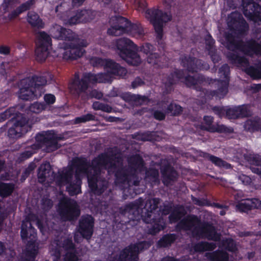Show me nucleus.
Wrapping results in <instances>:
<instances>
[{
    "label": "nucleus",
    "mask_w": 261,
    "mask_h": 261,
    "mask_svg": "<svg viewBox=\"0 0 261 261\" xmlns=\"http://www.w3.org/2000/svg\"><path fill=\"white\" fill-rule=\"evenodd\" d=\"M109 161L107 156L102 154L93 161L91 167L82 165L77 167H69L59 173L56 182L60 186L66 185L70 195H76L81 192V180L86 174L89 186L93 190L97 186L95 175L99 170L109 167Z\"/></svg>",
    "instance_id": "1"
},
{
    "label": "nucleus",
    "mask_w": 261,
    "mask_h": 261,
    "mask_svg": "<svg viewBox=\"0 0 261 261\" xmlns=\"http://www.w3.org/2000/svg\"><path fill=\"white\" fill-rule=\"evenodd\" d=\"M49 33L54 38L63 41L54 52L53 57H61L68 60L75 59L83 55L84 50L81 47L87 46V43L77 40L75 35L71 30L56 24L50 28Z\"/></svg>",
    "instance_id": "2"
},
{
    "label": "nucleus",
    "mask_w": 261,
    "mask_h": 261,
    "mask_svg": "<svg viewBox=\"0 0 261 261\" xmlns=\"http://www.w3.org/2000/svg\"><path fill=\"white\" fill-rule=\"evenodd\" d=\"M91 63L94 66L101 65L104 66L108 71L107 73H101L97 75L91 73H87L84 75L81 83L77 85V82L74 81L70 86V88L76 90L77 89L83 91L90 86L91 84L95 82H110L112 81L113 75L123 76L126 71L124 68L120 67L117 64L111 60H103L99 58H93L91 60Z\"/></svg>",
    "instance_id": "3"
},
{
    "label": "nucleus",
    "mask_w": 261,
    "mask_h": 261,
    "mask_svg": "<svg viewBox=\"0 0 261 261\" xmlns=\"http://www.w3.org/2000/svg\"><path fill=\"white\" fill-rule=\"evenodd\" d=\"M21 83L24 86L20 89L19 97L29 100L41 95L42 88L40 87L46 85L47 81L45 77L42 76L24 80Z\"/></svg>",
    "instance_id": "4"
},
{
    "label": "nucleus",
    "mask_w": 261,
    "mask_h": 261,
    "mask_svg": "<svg viewBox=\"0 0 261 261\" xmlns=\"http://www.w3.org/2000/svg\"><path fill=\"white\" fill-rule=\"evenodd\" d=\"M68 5L67 3H63L56 8L58 15L63 20L65 24H75L83 21H89L92 19L95 13L91 10H81L77 11L74 15L69 16L68 12Z\"/></svg>",
    "instance_id": "5"
},
{
    "label": "nucleus",
    "mask_w": 261,
    "mask_h": 261,
    "mask_svg": "<svg viewBox=\"0 0 261 261\" xmlns=\"http://www.w3.org/2000/svg\"><path fill=\"white\" fill-rule=\"evenodd\" d=\"M116 47L120 56L128 64L137 66L141 62L140 56L131 50L135 48V45L129 39L122 38L118 40Z\"/></svg>",
    "instance_id": "6"
},
{
    "label": "nucleus",
    "mask_w": 261,
    "mask_h": 261,
    "mask_svg": "<svg viewBox=\"0 0 261 261\" xmlns=\"http://www.w3.org/2000/svg\"><path fill=\"white\" fill-rule=\"evenodd\" d=\"M120 24L119 27H113L108 31L111 35L118 36L123 32L130 33L131 35L137 38H141L144 34L143 28L138 25L132 24L124 18H120L118 20Z\"/></svg>",
    "instance_id": "7"
},
{
    "label": "nucleus",
    "mask_w": 261,
    "mask_h": 261,
    "mask_svg": "<svg viewBox=\"0 0 261 261\" xmlns=\"http://www.w3.org/2000/svg\"><path fill=\"white\" fill-rule=\"evenodd\" d=\"M51 45L50 36L44 32H39L38 35L37 47L35 51L38 61H44L50 54L53 56L55 51L52 53L50 51Z\"/></svg>",
    "instance_id": "8"
},
{
    "label": "nucleus",
    "mask_w": 261,
    "mask_h": 261,
    "mask_svg": "<svg viewBox=\"0 0 261 261\" xmlns=\"http://www.w3.org/2000/svg\"><path fill=\"white\" fill-rule=\"evenodd\" d=\"M145 17L152 23L155 31L159 38H162L163 22H167L171 19L170 14L163 13L157 10H147L145 12Z\"/></svg>",
    "instance_id": "9"
},
{
    "label": "nucleus",
    "mask_w": 261,
    "mask_h": 261,
    "mask_svg": "<svg viewBox=\"0 0 261 261\" xmlns=\"http://www.w3.org/2000/svg\"><path fill=\"white\" fill-rule=\"evenodd\" d=\"M32 223H36L41 231L44 233L46 230V226L43 225L42 222L39 221L35 216H31L30 221H25L22 222L21 236L22 239H30L31 242L35 241L36 237V230L32 227Z\"/></svg>",
    "instance_id": "10"
},
{
    "label": "nucleus",
    "mask_w": 261,
    "mask_h": 261,
    "mask_svg": "<svg viewBox=\"0 0 261 261\" xmlns=\"http://www.w3.org/2000/svg\"><path fill=\"white\" fill-rule=\"evenodd\" d=\"M58 211L65 220H72L80 215L76 203L66 198L61 201Z\"/></svg>",
    "instance_id": "11"
},
{
    "label": "nucleus",
    "mask_w": 261,
    "mask_h": 261,
    "mask_svg": "<svg viewBox=\"0 0 261 261\" xmlns=\"http://www.w3.org/2000/svg\"><path fill=\"white\" fill-rule=\"evenodd\" d=\"M149 246V244L146 242H141L137 245H130L120 253L117 259L119 261H136L138 253Z\"/></svg>",
    "instance_id": "12"
},
{
    "label": "nucleus",
    "mask_w": 261,
    "mask_h": 261,
    "mask_svg": "<svg viewBox=\"0 0 261 261\" xmlns=\"http://www.w3.org/2000/svg\"><path fill=\"white\" fill-rule=\"evenodd\" d=\"M244 15L256 22H261V7L254 3H244Z\"/></svg>",
    "instance_id": "13"
},
{
    "label": "nucleus",
    "mask_w": 261,
    "mask_h": 261,
    "mask_svg": "<svg viewBox=\"0 0 261 261\" xmlns=\"http://www.w3.org/2000/svg\"><path fill=\"white\" fill-rule=\"evenodd\" d=\"M93 219L91 216L82 218L79 225V232L83 238L89 239L93 232Z\"/></svg>",
    "instance_id": "14"
},
{
    "label": "nucleus",
    "mask_w": 261,
    "mask_h": 261,
    "mask_svg": "<svg viewBox=\"0 0 261 261\" xmlns=\"http://www.w3.org/2000/svg\"><path fill=\"white\" fill-rule=\"evenodd\" d=\"M204 125L202 126V128L207 129L210 132H218L220 133H231L233 131L231 128H228L223 125H211L213 122V118L211 116L204 117Z\"/></svg>",
    "instance_id": "15"
},
{
    "label": "nucleus",
    "mask_w": 261,
    "mask_h": 261,
    "mask_svg": "<svg viewBox=\"0 0 261 261\" xmlns=\"http://www.w3.org/2000/svg\"><path fill=\"white\" fill-rule=\"evenodd\" d=\"M30 128V127L28 124H22L21 122H18L13 127L9 129V135L11 137L17 138L26 133Z\"/></svg>",
    "instance_id": "16"
},
{
    "label": "nucleus",
    "mask_w": 261,
    "mask_h": 261,
    "mask_svg": "<svg viewBox=\"0 0 261 261\" xmlns=\"http://www.w3.org/2000/svg\"><path fill=\"white\" fill-rule=\"evenodd\" d=\"M237 207L242 211H246L252 208H261V201L255 198L246 199L241 201Z\"/></svg>",
    "instance_id": "17"
},
{
    "label": "nucleus",
    "mask_w": 261,
    "mask_h": 261,
    "mask_svg": "<svg viewBox=\"0 0 261 261\" xmlns=\"http://www.w3.org/2000/svg\"><path fill=\"white\" fill-rule=\"evenodd\" d=\"M62 247L67 250L64 259L65 261H77L78 257L74 254V250L73 248V244L69 239L64 240Z\"/></svg>",
    "instance_id": "18"
},
{
    "label": "nucleus",
    "mask_w": 261,
    "mask_h": 261,
    "mask_svg": "<svg viewBox=\"0 0 261 261\" xmlns=\"http://www.w3.org/2000/svg\"><path fill=\"white\" fill-rule=\"evenodd\" d=\"M152 46L150 44H146L143 46L141 49V52L146 54L147 56V61L148 63L155 64L157 63L158 56L153 54L152 51Z\"/></svg>",
    "instance_id": "19"
},
{
    "label": "nucleus",
    "mask_w": 261,
    "mask_h": 261,
    "mask_svg": "<svg viewBox=\"0 0 261 261\" xmlns=\"http://www.w3.org/2000/svg\"><path fill=\"white\" fill-rule=\"evenodd\" d=\"M50 167L49 163H46L42 164L39 169L38 173L39 181L43 183L50 175Z\"/></svg>",
    "instance_id": "20"
},
{
    "label": "nucleus",
    "mask_w": 261,
    "mask_h": 261,
    "mask_svg": "<svg viewBox=\"0 0 261 261\" xmlns=\"http://www.w3.org/2000/svg\"><path fill=\"white\" fill-rule=\"evenodd\" d=\"M28 22L33 27L42 28L44 24L38 15L35 12H30L28 16Z\"/></svg>",
    "instance_id": "21"
},
{
    "label": "nucleus",
    "mask_w": 261,
    "mask_h": 261,
    "mask_svg": "<svg viewBox=\"0 0 261 261\" xmlns=\"http://www.w3.org/2000/svg\"><path fill=\"white\" fill-rule=\"evenodd\" d=\"M245 110L246 108L243 107L230 109L227 111V115L230 119H234L240 117H245L247 116L244 113Z\"/></svg>",
    "instance_id": "22"
},
{
    "label": "nucleus",
    "mask_w": 261,
    "mask_h": 261,
    "mask_svg": "<svg viewBox=\"0 0 261 261\" xmlns=\"http://www.w3.org/2000/svg\"><path fill=\"white\" fill-rule=\"evenodd\" d=\"M203 237H205L208 239L217 240L220 238L219 236L216 233L215 230L211 226H207L203 230Z\"/></svg>",
    "instance_id": "23"
},
{
    "label": "nucleus",
    "mask_w": 261,
    "mask_h": 261,
    "mask_svg": "<svg viewBox=\"0 0 261 261\" xmlns=\"http://www.w3.org/2000/svg\"><path fill=\"white\" fill-rule=\"evenodd\" d=\"M245 129L248 130H254L261 128V121L258 119L255 118L253 120H248L245 125Z\"/></svg>",
    "instance_id": "24"
},
{
    "label": "nucleus",
    "mask_w": 261,
    "mask_h": 261,
    "mask_svg": "<svg viewBox=\"0 0 261 261\" xmlns=\"http://www.w3.org/2000/svg\"><path fill=\"white\" fill-rule=\"evenodd\" d=\"M61 246L58 241H55L52 243L50 247V253L53 256H55L54 260L57 261L60 256V249Z\"/></svg>",
    "instance_id": "25"
},
{
    "label": "nucleus",
    "mask_w": 261,
    "mask_h": 261,
    "mask_svg": "<svg viewBox=\"0 0 261 261\" xmlns=\"http://www.w3.org/2000/svg\"><path fill=\"white\" fill-rule=\"evenodd\" d=\"M14 189V186L12 184H0V195L2 197H6L11 194Z\"/></svg>",
    "instance_id": "26"
},
{
    "label": "nucleus",
    "mask_w": 261,
    "mask_h": 261,
    "mask_svg": "<svg viewBox=\"0 0 261 261\" xmlns=\"http://www.w3.org/2000/svg\"><path fill=\"white\" fill-rule=\"evenodd\" d=\"M34 1L33 0H30L27 2L26 3L22 5L20 8L17 10V11H15L13 12L10 16V18L12 19L15 17H16L20 13L22 12L28 10L30 8V7L33 4Z\"/></svg>",
    "instance_id": "27"
},
{
    "label": "nucleus",
    "mask_w": 261,
    "mask_h": 261,
    "mask_svg": "<svg viewBox=\"0 0 261 261\" xmlns=\"http://www.w3.org/2000/svg\"><path fill=\"white\" fill-rule=\"evenodd\" d=\"M231 22H233V23H243L244 20L242 18V16L241 15L238 13H232L231 14V15L228 17V25L229 27H231Z\"/></svg>",
    "instance_id": "28"
},
{
    "label": "nucleus",
    "mask_w": 261,
    "mask_h": 261,
    "mask_svg": "<svg viewBox=\"0 0 261 261\" xmlns=\"http://www.w3.org/2000/svg\"><path fill=\"white\" fill-rule=\"evenodd\" d=\"M93 108L94 110H100L108 113H110L112 111L111 107L108 105H106L98 101L93 103Z\"/></svg>",
    "instance_id": "29"
},
{
    "label": "nucleus",
    "mask_w": 261,
    "mask_h": 261,
    "mask_svg": "<svg viewBox=\"0 0 261 261\" xmlns=\"http://www.w3.org/2000/svg\"><path fill=\"white\" fill-rule=\"evenodd\" d=\"M210 160L216 165L220 167H223L226 168H229L230 167V165L226 163L224 161L221 159L215 157L214 156L211 155L209 156Z\"/></svg>",
    "instance_id": "30"
},
{
    "label": "nucleus",
    "mask_w": 261,
    "mask_h": 261,
    "mask_svg": "<svg viewBox=\"0 0 261 261\" xmlns=\"http://www.w3.org/2000/svg\"><path fill=\"white\" fill-rule=\"evenodd\" d=\"M228 258V255L223 252H219L215 253L212 257V259L215 261H226Z\"/></svg>",
    "instance_id": "31"
},
{
    "label": "nucleus",
    "mask_w": 261,
    "mask_h": 261,
    "mask_svg": "<svg viewBox=\"0 0 261 261\" xmlns=\"http://www.w3.org/2000/svg\"><path fill=\"white\" fill-rule=\"evenodd\" d=\"M223 245L224 248L231 252H234L237 249L236 244L231 239L226 240V241L223 243Z\"/></svg>",
    "instance_id": "32"
},
{
    "label": "nucleus",
    "mask_w": 261,
    "mask_h": 261,
    "mask_svg": "<svg viewBox=\"0 0 261 261\" xmlns=\"http://www.w3.org/2000/svg\"><path fill=\"white\" fill-rule=\"evenodd\" d=\"M249 49L251 50H245L243 51L247 54L252 55L251 51H253L257 54H261V45L253 44L249 46Z\"/></svg>",
    "instance_id": "33"
},
{
    "label": "nucleus",
    "mask_w": 261,
    "mask_h": 261,
    "mask_svg": "<svg viewBox=\"0 0 261 261\" xmlns=\"http://www.w3.org/2000/svg\"><path fill=\"white\" fill-rule=\"evenodd\" d=\"M214 246L207 243H202L197 245L196 250L199 251L211 250L214 248Z\"/></svg>",
    "instance_id": "34"
},
{
    "label": "nucleus",
    "mask_w": 261,
    "mask_h": 261,
    "mask_svg": "<svg viewBox=\"0 0 261 261\" xmlns=\"http://www.w3.org/2000/svg\"><path fill=\"white\" fill-rule=\"evenodd\" d=\"M94 116L91 114H88L86 115L82 116L80 117H77L75 119L74 122L75 123H79L81 122H85L88 121L93 120Z\"/></svg>",
    "instance_id": "35"
},
{
    "label": "nucleus",
    "mask_w": 261,
    "mask_h": 261,
    "mask_svg": "<svg viewBox=\"0 0 261 261\" xmlns=\"http://www.w3.org/2000/svg\"><path fill=\"white\" fill-rule=\"evenodd\" d=\"M44 109V106L39 103H35L30 107V110L33 113H38Z\"/></svg>",
    "instance_id": "36"
},
{
    "label": "nucleus",
    "mask_w": 261,
    "mask_h": 261,
    "mask_svg": "<svg viewBox=\"0 0 261 261\" xmlns=\"http://www.w3.org/2000/svg\"><path fill=\"white\" fill-rule=\"evenodd\" d=\"M134 4L139 11L144 10L146 7L145 0H135Z\"/></svg>",
    "instance_id": "37"
},
{
    "label": "nucleus",
    "mask_w": 261,
    "mask_h": 261,
    "mask_svg": "<svg viewBox=\"0 0 261 261\" xmlns=\"http://www.w3.org/2000/svg\"><path fill=\"white\" fill-rule=\"evenodd\" d=\"M198 221L196 217H189L187 219V224H186L185 227L188 229H190L192 226L195 225Z\"/></svg>",
    "instance_id": "38"
},
{
    "label": "nucleus",
    "mask_w": 261,
    "mask_h": 261,
    "mask_svg": "<svg viewBox=\"0 0 261 261\" xmlns=\"http://www.w3.org/2000/svg\"><path fill=\"white\" fill-rule=\"evenodd\" d=\"M239 179L244 185H248L251 182V179L249 176L244 174L240 175Z\"/></svg>",
    "instance_id": "39"
},
{
    "label": "nucleus",
    "mask_w": 261,
    "mask_h": 261,
    "mask_svg": "<svg viewBox=\"0 0 261 261\" xmlns=\"http://www.w3.org/2000/svg\"><path fill=\"white\" fill-rule=\"evenodd\" d=\"M45 101L48 104H52L55 101V97L53 94H46L44 97Z\"/></svg>",
    "instance_id": "40"
},
{
    "label": "nucleus",
    "mask_w": 261,
    "mask_h": 261,
    "mask_svg": "<svg viewBox=\"0 0 261 261\" xmlns=\"http://www.w3.org/2000/svg\"><path fill=\"white\" fill-rule=\"evenodd\" d=\"M59 147L58 144L55 141L52 142L50 144L47 145V150L48 151H53Z\"/></svg>",
    "instance_id": "41"
},
{
    "label": "nucleus",
    "mask_w": 261,
    "mask_h": 261,
    "mask_svg": "<svg viewBox=\"0 0 261 261\" xmlns=\"http://www.w3.org/2000/svg\"><path fill=\"white\" fill-rule=\"evenodd\" d=\"M172 114L174 115H177L179 114L181 111V107L178 105H172Z\"/></svg>",
    "instance_id": "42"
},
{
    "label": "nucleus",
    "mask_w": 261,
    "mask_h": 261,
    "mask_svg": "<svg viewBox=\"0 0 261 261\" xmlns=\"http://www.w3.org/2000/svg\"><path fill=\"white\" fill-rule=\"evenodd\" d=\"M198 83V82L193 77L189 76L186 79V84L189 86L196 85Z\"/></svg>",
    "instance_id": "43"
},
{
    "label": "nucleus",
    "mask_w": 261,
    "mask_h": 261,
    "mask_svg": "<svg viewBox=\"0 0 261 261\" xmlns=\"http://www.w3.org/2000/svg\"><path fill=\"white\" fill-rule=\"evenodd\" d=\"M91 96L99 99L102 96V94L100 92H98L95 90L92 91Z\"/></svg>",
    "instance_id": "44"
},
{
    "label": "nucleus",
    "mask_w": 261,
    "mask_h": 261,
    "mask_svg": "<svg viewBox=\"0 0 261 261\" xmlns=\"http://www.w3.org/2000/svg\"><path fill=\"white\" fill-rule=\"evenodd\" d=\"M154 117L158 120H162L165 117V115L163 113L156 111L154 113Z\"/></svg>",
    "instance_id": "45"
},
{
    "label": "nucleus",
    "mask_w": 261,
    "mask_h": 261,
    "mask_svg": "<svg viewBox=\"0 0 261 261\" xmlns=\"http://www.w3.org/2000/svg\"><path fill=\"white\" fill-rule=\"evenodd\" d=\"M227 84H228V81H227V79H226V80L223 83V87H222V89L220 90V91H221L222 92V93H223L222 95H224V94H226V93L227 92Z\"/></svg>",
    "instance_id": "46"
},
{
    "label": "nucleus",
    "mask_w": 261,
    "mask_h": 261,
    "mask_svg": "<svg viewBox=\"0 0 261 261\" xmlns=\"http://www.w3.org/2000/svg\"><path fill=\"white\" fill-rule=\"evenodd\" d=\"M9 52V48L7 47H0V53L7 54Z\"/></svg>",
    "instance_id": "47"
},
{
    "label": "nucleus",
    "mask_w": 261,
    "mask_h": 261,
    "mask_svg": "<svg viewBox=\"0 0 261 261\" xmlns=\"http://www.w3.org/2000/svg\"><path fill=\"white\" fill-rule=\"evenodd\" d=\"M252 171L253 172H254L259 175L260 178H261V169L259 168H252Z\"/></svg>",
    "instance_id": "48"
},
{
    "label": "nucleus",
    "mask_w": 261,
    "mask_h": 261,
    "mask_svg": "<svg viewBox=\"0 0 261 261\" xmlns=\"http://www.w3.org/2000/svg\"><path fill=\"white\" fill-rule=\"evenodd\" d=\"M85 0H73L72 3L74 6H80Z\"/></svg>",
    "instance_id": "49"
},
{
    "label": "nucleus",
    "mask_w": 261,
    "mask_h": 261,
    "mask_svg": "<svg viewBox=\"0 0 261 261\" xmlns=\"http://www.w3.org/2000/svg\"><path fill=\"white\" fill-rule=\"evenodd\" d=\"M163 228H164V226L162 225H161V226H159L156 228V229L154 230L152 232L153 233H156V232L159 231L161 229H163Z\"/></svg>",
    "instance_id": "50"
},
{
    "label": "nucleus",
    "mask_w": 261,
    "mask_h": 261,
    "mask_svg": "<svg viewBox=\"0 0 261 261\" xmlns=\"http://www.w3.org/2000/svg\"><path fill=\"white\" fill-rule=\"evenodd\" d=\"M164 3L168 5H171V4L173 2L174 0H163Z\"/></svg>",
    "instance_id": "51"
},
{
    "label": "nucleus",
    "mask_w": 261,
    "mask_h": 261,
    "mask_svg": "<svg viewBox=\"0 0 261 261\" xmlns=\"http://www.w3.org/2000/svg\"><path fill=\"white\" fill-rule=\"evenodd\" d=\"M138 81V82H139V83H138V85H140V84L141 80H140V79L136 80L135 82H134L133 83V84H132V85H133V86L134 87H136V86H137V85H136L135 84H136V82H137Z\"/></svg>",
    "instance_id": "52"
},
{
    "label": "nucleus",
    "mask_w": 261,
    "mask_h": 261,
    "mask_svg": "<svg viewBox=\"0 0 261 261\" xmlns=\"http://www.w3.org/2000/svg\"><path fill=\"white\" fill-rule=\"evenodd\" d=\"M4 247L2 243L0 242V254L3 251Z\"/></svg>",
    "instance_id": "53"
},
{
    "label": "nucleus",
    "mask_w": 261,
    "mask_h": 261,
    "mask_svg": "<svg viewBox=\"0 0 261 261\" xmlns=\"http://www.w3.org/2000/svg\"><path fill=\"white\" fill-rule=\"evenodd\" d=\"M164 261H176L175 259L171 258H168L165 259Z\"/></svg>",
    "instance_id": "54"
},
{
    "label": "nucleus",
    "mask_w": 261,
    "mask_h": 261,
    "mask_svg": "<svg viewBox=\"0 0 261 261\" xmlns=\"http://www.w3.org/2000/svg\"><path fill=\"white\" fill-rule=\"evenodd\" d=\"M137 161H138V163L140 164H142V160L140 158H139V157H137Z\"/></svg>",
    "instance_id": "55"
},
{
    "label": "nucleus",
    "mask_w": 261,
    "mask_h": 261,
    "mask_svg": "<svg viewBox=\"0 0 261 261\" xmlns=\"http://www.w3.org/2000/svg\"><path fill=\"white\" fill-rule=\"evenodd\" d=\"M103 3L105 4H108L111 0H102Z\"/></svg>",
    "instance_id": "56"
},
{
    "label": "nucleus",
    "mask_w": 261,
    "mask_h": 261,
    "mask_svg": "<svg viewBox=\"0 0 261 261\" xmlns=\"http://www.w3.org/2000/svg\"><path fill=\"white\" fill-rule=\"evenodd\" d=\"M35 254H36V252H33V253H32V254H31V258H32V259H33V258H34V256H35Z\"/></svg>",
    "instance_id": "57"
},
{
    "label": "nucleus",
    "mask_w": 261,
    "mask_h": 261,
    "mask_svg": "<svg viewBox=\"0 0 261 261\" xmlns=\"http://www.w3.org/2000/svg\"><path fill=\"white\" fill-rule=\"evenodd\" d=\"M75 240L76 241H77V242H79L80 241L79 240V239H77V236L76 235L75 236Z\"/></svg>",
    "instance_id": "58"
},
{
    "label": "nucleus",
    "mask_w": 261,
    "mask_h": 261,
    "mask_svg": "<svg viewBox=\"0 0 261 261\" xmlns=\"http://www.w3.org/2000/svg\"><path fill=\"white\" fill-rule=\"evenodd\" d=\"M220 214L221 215H223L225 214V212L223 211H222L220 212Z\"/></svg>",
    "instance_id": "59"
},
{
    "label": "nucleus",
    "mask_w": 261,
    "mask_h": 261,
    "mask_svg": "<svg viewBox=\"0 0 261 261\" xmlns=\"http://www.w3.org/2000/svg\"><path fill=\"white\" fill-rule=\"evenodd\" d=\"M173 215H171V216H170V219L171 221H172L171 219H172V218L173 217Z\"/></svg>",
    "instance_id": "60"
},
{
    "label": "nucleus",
    "mask_w": 261,
    "mask_h": 261,
    "mask_svg": "<svg viewBox=\"0 0 261 261\" xmlns=\"http://www.w3.org/2000/svg\"><path fill=\"white\" fill-rule=\"evenodd\" d=\"M260 259H261V249H260Z\"/></svg>",
    "instance_id": "61"
},
{
    "label": "nucleus",
    "mask_w": 261,
    "mask_h": 261,
    "mask_svg": "<svg viewBox=\"0 0 261 261\" xmlns=\"http://www.w3.org/2000/svg\"><path fill=\"white\" fill-rule=\"evenodd\" d=\"M2 221V220L1 219H0V223H1Z\"/></svg>",
    "instance_id": "62"
},
{
    "label": "nucleus",
    "mask_w": 261,
    "mask_h": 261,
    "mask_svg": "<svg viewBox=\"0 0 261 261\" xmlns=\"http://www.w3.org/2000/svg\"><path fill=\"white\" fill-rule=\"evenodd\" d=\"M178 218H175V219H178Z\"/></svg>",
    "instance_id": "63"
},
{
    "label": "nucleus",
    "mask_w": 261,
    "mask_h": 261,
    "mask_svg": "<svg viewBox=\"0 0 261 261\" xmlns=\"http://www.w3.org/2000/svg\"><path fill=\"white\" fill-rule=\"evenodd\" d=\"M260 165H261V163H260Z\"/></svg>",
    "instance_id": "64"
}]
</instances>
